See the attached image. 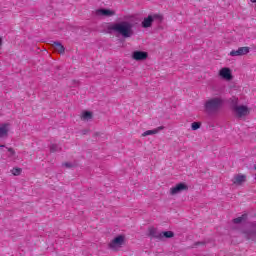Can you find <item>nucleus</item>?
Returning <instances> with one entry per match:
<instances>
[{
    "label": "nucleus",
    "instance_id": "f257e3e1",
    "mask_svg": "<svg viewBox=\"0 0 256 256\" xmlns=\"http://www.w3.org/2000/svg\"><path fill=\"white\" fill-rule=\"evenodd\" d=\"M133 23L129 21H121L118 23H113L108 26L109 31H115L118 35L124 37V39H129L135 35V30H133Z\"/></svg>",
    "mask_w": 256,
    "mask_h": 256
},
{
    "label": "nucleus",
    "instance_id": "f03ea898",
    "mask_svg": "<svg viewBox=\"0 0 256 256\" xmlns=\"http://www.w3.org/2000/svg\"><path fill=\"white\" fill-rule=\"evenodd\" d=\"M225 101L221 97H213L208 98L204 101V113L208 115H215V113H219L221 109H223Z\"/></svg>",
    "mask_w": 256,
    "mask_h": 256
},
{
    "label": "nucleus",
    "instance_id": "7ed1b4c3",
    "mask_svg": "<svg viewBox=\"0 0 256 256\" xmlns=\"http://www.w3.org/2000/svg\"><path fill=\"white\" fill-rule=\"evenodd\" d=\"M230 104L233 114L237 119H245L251 113V108L247 105L239 104V98L237 97L230 98Z\"/></svg>",
    "mask_w": 256,
    "mask_h": 256
},
{
    "label": "nucleus",
    "instance_id": "20e7f679",
    "mask_svg": "<svg viewBox=\"0 0 256 256\" xmlns=\"http://www.w3.org/2000/svg\"><path fill=\"white\" fill-rule=\"evenodd\" d=\"M126 241L127 238L125 235H118L108 243V248L111 251H119L125 245Z\"/></svg>",
    "mask_w": 256,
    "mask_h": 256
},
{
    "label": "nucleus",
    "instance_id": "39448f33",
    "mask_svg": "<svg viewBox=\"0 0 256 256\" xmlns=\"http://www.w3.org/2000/svg\"><path fill=\"white\" fill-rule=\"evenodd\" d=\"M153 21H157V23H161V21H163V15L161 14L149 15L148 17L144 18V20L142 21V27H144V29L151 27V25H153Z\"/></svg>",
    "mask_w": 256,
    "mask_h": 256
},
{
    "label": "nucleus",
    "instance_id": "423d86ee",
    "mask_svg": "<svg viewBox=\"0 0 256 256\" xmlns=\"http://www.w3.org/2000/svg\"><path fill=\"white\" fill-rule=\"evenodd\" d=\"M189 190V186L187 185V183H178L174 186H172L169 189V195H171L172 197H175V195H179L180 193H183V191H188Z\"/></svg>",
    "mask_w": 256,
    "mask_h": 256
},
{
    "label": "nucleus",
    "instance_id": "0eeeda50",
    "mask_svg": "<svg viewBox=\"0 0 256 256\" xmlns=\"http://www.w3.org/2000/svg\"><path fill=\"white\" fill-rule=\"evenodd\" d=\"M218 75L224 81H231L233 80V72L229 67H223L219 70Z\"/></svg>",
    "mask_w": 256,
    "mask_h": 256
},
{
    "label": "nucleus",
    "instance_id": "6e6552de",
    "mask_svg": "<svg viewBox=\"0 0 256 256\" xmlns=\"http://www.w3.org/2000/svg\"><path fill=\"white\" fill-rule=\"evenodd\" d=\"M148 57L149 53H147L146 51L136 50L132 52V59L134 61H147Z\"/></svg>",
    "mask_w": 256,
    "mask_h": 256
},
{
    "label": "nucleus",
    "instance_id": "1a4fd4ad",
    "mask_svg": "<svg viewBox=\"0 0 256 256\" xmlns=\"http://www.w3.org/2000/svg\"><path fill=\"white\" fill-rule=\"evenodd\" d=\"M247 181V175L245 174H235L232 178V183L236 187H241L243 183H246Z\"/></svg>",
    "mask_w": 256,
    "mask_h": 256
},
{
    "label": "nucleus",
    "instance_id": "9d476101",
    "mask_svg": "<svg viewBox=\"0 0 256 256\" xmlns=\"http://www.w3.org/2000/svg\"><path fill=\"white\" fill-rule=\"evenodd\" d=\"M97 17H113L115 16V10L111 9H98L95 11Z\"/></svg>",
    "mask_w": 256,
    "mask_h": 256
},
{
    "label": "nucleus",
    "instance_id": "9b49d317",
    "mask_svg": "<svg viewBox=\"0 0 256 256\" xmlns=\"http://www.w3.org/2000/svg\"><path fill=\"white\" fill-rule=\"evenodd\" d=\"M9 129V124H0V139H3L4 137H7V135H9Z\"/></svg>",
    "mask_w": 256,
    "mask_h": 256
},
{
    "label": "nucleus",
    "instance_id": "f8f14e48",
    "mask_svg": "<svg viewBox=\"0 0 256 256\" xmlns=\"http://www.w3.org/2000/svg\"><path fill=\"white\" fill-rule=\"evenodd\" d=\"M52 48L56 53H59V55H63L65 53V46L61 44L60 42H53Z\"/></svg>",
    "mask_w": 256,
    "mask_h": 256
},
{
    "label": "nucleus",
    "instance_id": "ddd939ff",
    "mask_svg": "<svg viewBox=\"0 0 256 256\" xmlns=\"http://www.w3.org/2000/svg\"><path fill=\"white\" fill-rule=\"evenodd\" d=\"M165 129L164 126H159L153 130H147L144 133H142V137H149V135H157L160 131H163Z\"/></svg>",
    "mask_w": 256,
    "mask_h": 256
},
{
    "label": "nucleus",
    "instance_id": "4468645a",
    "mask_svg": "<svg viewBox=\"0 0 256 256\" xmlns=\"http://www.w3.org/2000/svg\"><path fill=\"white\" fill-rule=\"evenodd\" d=\"M244 237H246L247 239H250L251 241H255V239H256L255 227L245 230Z\"/></svg>",
    "mask_w": 256,
    "mask_h": 256
},
{
    "label": "nucleus",
    "instance_id": "2eb2a0df",
    "mask_svg": "<svg viewBox=\"0 0 256 256\" xmlns=\"http://www.w3.org/2000/svg\"><path fill=\"white\" fill-rule=\"evenodd\" d=\"M80 119L81 121H91V119H93V112L91 111H82V113L80 114Z\"/></svg>",
    "mask_w": 256,
    "mask_h": 256
},
{
    "label": "nucleus",
    "instance_id": "dca6fc26",
    "mask_svg": "<svg viewBox=\"0 0 256 256\" xmlns=\"http://www.w3.org/2000/svg\"><path fill=\"white\" fill-rule=\"evenodd\" d=\"M148 234L150 237H153L154 239H160L161 237V232L157 231V228L155 227H150L148 229Z\"/></svg>",
    "mask_w": 256,
    "mask_h": 256
},
{
    "label": "nucleus",
    "instance_id": "f3484780",
    "mask_svg": "<svg viewBox=\"0 0 256 256\" xmlns=\"http://www.w3.org/2000/svg\"><path fill=\"white\" fill-rule=\"evenodd\" d=\"M8 154L7 157L10 159V161H17L19 159V156H17V152L13 148H7Z\"/></svg>",
    "mask_w": 256,
    "mask_h": 256
},
{
    "label": "nucleus",
    "instance_id": "a211bd4d",
    "mask_svg": "<svg viewBox=\"0 0 256 256\" xmlns=\"http://www.w3.org/2000/svg\"><path fill=\"white\" fill-rule=\"evenodd\" d=\"M172 237H175L173 231L160 232V239H172Z\"/></svg>",
    "mask_w": 256,
    "mask_h": 256
},
{
    "label": "nucleus",
    "instance_id": "6ab92c4d",
    "mask_svg": "<svg viewBox=\"0 0 256 256\" xmlns=\"http://www.w3.org/2000/svg\"><path fill=\"white\" fill-rule=\"evenodd\" d=\"M243 221H247V214H243L242 216L235 218L233 220V223H235L236 225H239L240 223H243Z\"/></svg>",
    "mask_w": 256,
    "mask_h": 256
},
{
    "label": "nucleus",
    "instance_id": "aec40b11",
    "mask_svg": "<svg viewBox=\"0 0 256 256\" xmlns=\"http://www.w3.org/2000/svg\"><path fill=\"white\" fill-rule=\"evenodd\" d=\"M249 51H251V48H249L247 46L238 48V52L240 54V57L243 56V55H247L249 53Z\"/></svg>",
    "mask_w": 256,
    "mask_h": 256
},
{
    "label": "nucleus",
    "instance_id": "412c9836",
    "mask_svg": "<svg viewBox=\"0 0 256 256\" xmlns=\"http://www.w3.org/2000/svg\"><path fill=\"white\" fill-rule=\"evenodd\" d=\"M22 172H23V170L21 168H12L11 169V173H12V175H14V177H19V175H21Z\"/></svg>",
    "mask_w": 256,
    "mask_h": 256
},
{
    "label": "nucleus",
    "instance_id": "4be33fe9",
    "mask_svg": "<svg viewBox=\"0 0 256 256\" xmlns=\"http://www.w3.org/2000/svg\"><path fill=\"white\" fill-rule=\"evenodd\" d=\"M50 151L51 153H57L58 151H61V147H59L57 144H51Z\"/></svg>",
    "mask_w": 256,
    "mask_h": 256
},
{
    "label": "nucleus",
    "instance_id": "5701e85b",
    "mask_svg": "<svg viewBox=\"0 0 256 256\" xmlns=\"http://www.w3.org/2000/svg\"><path fill=\"white\" fill-rule=\"evenodd\" d=\"M192 131H197V129H201V122H193L191 124Z\"/></svg>",
    "mask_w": 256,
    "mask_h": 256
},
{
    "label": "nucleus",
    "instance_id": "b1692460",
    "mask_svg": "<svg viewBox=\"0 0 256 256\" xmlns=\"http://www.w3.org/2000/svg\"><path fill=\"white\" fill-rule=\"evenodd\" d=\"M230 57H241V54H239V49L237 50H232L230 53H229Z\"/></svg>",
    "mask_w": 256,
    "mask_h": 256
},
{
    "label": "nucleus",
    "instance_id": "393cba45",
    "mask_svg": "<svg viewBox=\"0 0 256 256\" xmlns=\"http://www.w3.org/2000/svg\"><path fill=\"white\" fill-rule=\"evenodd\" d=\"M64 166H65V167H73V164H72V163H69V162H66V163H64Z\"/></svg>",
    "mask_w": 256,
    "mask_h": 256
},
{
    "label": "nucleus",
    "instance_id": "a878e982",
    "mask_svg": "<svg viewBox=\"0 0 256 256\" xmlns=\"http://www.w3.org/2000/svg\"><path fill=\"white\" fill-rule=\"evenodd\" d=\"M251 3H256V0H250Z\"/></svg>",
    "mask_w": 256,
    "mask_h": 256
},
{
    "label": "nucleus",
    "instance_id": "bb28decb",
    "mask_svg": "<svg viewBox=\"0 0 256 256\" xmlns=\"http://www.w3.org/2000/svg\"><path fill=\"white\" fill-rule=\"evenodd\" d=\"M0 147H5V145H1V144H0Z\"/></svg>",
    "mask_w": 256,
    "mask_h": 256
}]
</instances>
